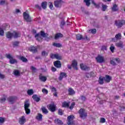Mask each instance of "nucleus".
I'll list each match as a JSON object with an SVG mask.
<instances>
[{"label": "nucleus", "instance_id": "1", "mask_svg": "<svg viewBox=\"0 0 125 125\" xmlns=\"http://www.w3.org/2000/svg\"><path fill=\"white\" fill-rule=\"evenodd\" d=\"M48 36V35L47 34H45L44 32L41 31L40 34H38L35 35V38L36 40H37V41H39V42H41V41L42 40V37L43 38H46V37H47Z\"/></svg>", "mask_w": 125, "mask_h": 125}, {"label": "nucleus", "instance_id": "2", "mask_svg": "<svg viewBox=\"0 0 125 125\" xmlns=\"http://www.w3.org/2000/svg\"><path fill=\"white\" fill-rule=\"evenodd\" d=\"M6 57L7 59H9V62L10 64H15L18 62L17 60L13 58V57L10 54H6Z\"/></svg>", "mask_w": 125, "mask_h": 125}, {"label": "nucleus", "instance_id": "3", "mask_svg": "<svg viewBox=\"0 0 125 125\" xmlns=\"http://www.w3.org/2000/svg\"><path fill=\"white\" fill-rule=\"evenodd\" d=\"M29 107H30V103L29 100H26L24 102V110L26 115H29L31 113V110L29 109Z\"/></svg>", "mask_w": 125, "mask_h": 125}, {"label": "nucleus", "instance_id": "4", "mask_svg": "<svg viewBox=\"0 0 125 125\" xmlns=\"http://www.w3.org/2000/svg\"><path fill=\"white\" fill-rule=\"evenodd\" d=\"M79 113L80 114V117L81 118V119H85L87 116L86 112H85V110L83 108L79 110Z\"/></svg>", "mask_w": 125, "mask_h": 125}, {"label": "nucleus", "instance_id": "5", "mask_svg": "<svg viewBox=\"0 0 125 125\" xmlns=\"http://www.w3.org/2000/svg\"><path fill=\"white\" fill-rule=\"evenodd\" d=\"M74 119H75V117L74 115H70L67 117V125H71L74 124Z\"/></svg>", "mask_w": 125, "mask_h": 125}, {"label": "nucleus", "instance_id": "6", "mask_svg": "<svg viewBox=\"0 0 125 125\" xmlns=\"http://www.w3.org/2000/svg\"><path fill=\"white\" fill-rule=\"evenodd\" d=\"M23 19H24L26 22H31V18H30V15L27 12H23Z\"/></svg>", "mask_w": 125, "mask_h": 125}, {"label": "nucleus", "instance_id": "7", "mask_svg": "<svg viewBox=\"0 0 125 125\" xmlns=\"http://www.w3.org/2000/svg\"><path fill=\"white\" fill-rule=\"evenodd\" d=\"M96 60L98 63H104L105 62V60L104 59V57L99 55L96 58Z\"/></svg>", "mask_w": 125, "mask_h": 125}, {"label": "nucleus", "instance_id": "8", "mask_svg": "<svg viewBox=\"0 0 125 125\" xmlns=\"http://www.w3.org/2000/svg\"><path fill=\"white\" fill-rule=\"evenodd\" d=\"M17 98L16 96H10L7 98V100L10 103V104H14V102L16 101Z\"/></svg>", "mask_w": 125, "mask_h": 125}, {"label": "nucleus", "instance_id": "9", "mask_svg": "<svg viewBox=\"0 0 125 125\" xmlns=\"http://www.w3.org/2000/svg\"><path fill=\"white\" fill-rule=\"evenodd\" d=\"M90 0L92 2V3H93V4H94V6H96V7H99V5H98V4H96V3H95V2L94 1V0H84V2H85L86 5L87 6H89L90 4Z\"/></svg>", "mask_w": 125, "mask_h": 125}, {"label": "nucleus", "instance_id": "10", "mask_svg": "<svg viewBox=\"0 0 125 125\" xmlns=\"http://www.w3.org/2000/svg\"><path fill=\"white\" fill-rule=\"evenodd\" d=\"M115 25L118 27H122L125 24V21H116L115 22Z\"/></svg>", "mask_w": 125, "mask_h": 125}, {"label": "nucleus", "instance_id": "11", "mask_svg": "<svg viewBox=\"0 0 125 125\" xmlns=\"http://www.w3.org/2000/svg\"><path fill=\"white\" fill-rule=\"evenodd\" d=\"M80 68L83 71H89V70L90 69L89 67L83 63H81L80 64Z\"/></svg>", "mask_w": 125, "mask_h": 125}, {"label": "nucleus", "instance_id": "12", "mask_svg": "<svg viewBox=\"0 0 125 125\" xmlns=\"http://www.w3.org/2000/svg\"><path fill=\"white\" fill-rule=\"evenodd\" d=\"M50 57L52 59H54V58L58 60H61V59H62V57L58 54H51Z\"/></svg>", "mask_w": 125, "mask_h": 125}, {"label": "nucleus", "instance_id": "13", "mask_svg": "<svg viewBox=\"0 0 125 125\" xmlns=\"http://www.w3.org/2000/svg\"><path fill=\"white\" fill-rule=\"evenodd\" d=\"M25 122L26 118H25V116H23L19 118V124H20V125H23L25 124Z\"/></svg>", "mask_w": 125, "mask_h": 125}, {"label": "nucleus", "instance_id": "14", "mask_svg": "<svg viewBox=\"0 0 125 125\" xmlns=\"http://www.w3.org/2000/svg\"><path fill=\"white\" fill-rule=\"evenodd\" d=\"M115 45L117 47H118L119 48H124V46H125L123 41H120L116 43Z\"/></svg>", "mask_w": 125, "mask_h": 125}, {"label": "nucleus", "instance_id": "15", "mask_svg": "<svg viewBox=\"0 0 125 125\" xmlns=\"http://www.w3.org/2000/svg\"><path fill=\"white\" fill-rule=\"evenodd\" d=\"M47 107L48 108L49 110L51 111V112H55L56 110V106L54 104H51L50 105H48L47 106Z\"/></svg>", "mask_w": 125, "mask_h": 125}, {"label": "nucleus", "instance_id": "16", "mask_svg": "<svg viewBox=\"0 0 125 125\" xmlns=\"http://www.w3.org/2000/svg\"><path fill=\"white\" fill-rule=\"evenodd\" d=\"M115 61H116V62H117V63H119V62H120V59H112V60H111L110 61V64H111V65H113V66H115L116 65V62H115Z\"/></svg>", "mask_w": 125, "mask_h": 125}, {"label": "nucleus", "instance_id": "17", "mask_svg": "<svg viewBox=\"0 0 125 125\" xmlns=\"http://www.w3.org/2000/svg\"><path fill=\"white\" fill-rule=\"evenodd\" d=\"M71 66L75 70H78V62L76 60H73L71 63Z\"/></svg>", "mask_w": 125, "mask_h": 125}, {"label": "nucleus", "instance_id": "18", "mask_svg": "<svg viewBox=\"0 0 125 125\" xmlns=\"http://www.w3.org/2000/svg\"><path fill=\"white\" fill-rule=\"evenodd\" d=\"M18 58L20 60H21L24 63H27L28 62V59L24 56H19Z\"/></svg>", "mask_w": 125, "mask_h": 125}, {"label": "nucleus", "instance_id": "19", "mask_svg": "<svg viewBox=\"0 0 125 125\" xmlns=\"http://www.w3.org/2000/svg\"><path fill=\"white\" fill-rule=\"evenodd\" d=\"M62 4V1L60 0L59 1H55L54 3V5L56 7H61Z\"/></svg>", "mask_w": 125, "mask_h": 125}, {"label": "nucleus", "instance_id": "20", "mask_svg": "<svg viewBox=\"0 0 125 125\" xmlns=\"http://www.w3.org/2000/svg\"><path fill=\"white\" fill-rule=\"evenodd\" d=\"M104 81H105L106 83H110L111 80H112V77L109 75H105V77H104Z\"/></svg>", "mask_w": 125, "mask_h": 125}, {"label": "nucleus", "instance_id": "21", "mask_svg": "<svg viewBox=\"0 0 125 125\" xmlns=\"http://www.w3.org/2000/svg\"><path fill=\"white\" fill-rule=\"evenodd\" d=\"M77 40H88L87 36H85V37H83V36L81 34H78L76 35Z\"/></svg>", "mask_w": 125, "mask_h": 125}, {"label": "nucleus", "instance_id": "22", "mask_svg": "<svg viewBox=\"0 0 125 125\" xmlns=\"http://www.w3.org/2000/svg\"><path fill=\"white\" fill-rule=\"evenodd\" d=\"M67 77V74L64 72H61L60 74V77H59V80L61 81L63 78H66Z\"/></svg>", "mask_w": 125, "mask_h": 125}, {"label": "nucleus", "instance_id": "23", "mask_svg": "<svg viewBox=\"0 0 125 125\" xmlns=\"http://www.w3.org/2000/svg\"><path fill=\"white\" fill-rule=\"evenodd\" d=\"M54 65L56 68H61V62L59 61L55 62H54Z\"/></svg>", "mask_w": 125, "mask_h": 125}, {"label": "nucleus", "instance_id": "24", "mask_svg": "<svg viewBox=\"0 0 125 125\" xmlns=\"http://www.w3.org/2000/svg\"><path fill=\"white\" fill-rule=\"evenodd\" d=\"M6 37L7 39H12V37H13V33L9 31L6 33Z\"/></svg>", "mask_w": 125, "mask_h": 125}, {"label": "nucleus", "instance_id": "25", "mask_svg": "<svg viewBox=\"0 0 125 125\" xmlns=\"http://www.w3.org/2000/svg\"><path fill=\"white\" fill-rule=\"evenodd\" d=\"M39 79L41 82H46V80H47V78L46 76H43L42 75L39 76Z\"/></svg>", "mask_w": 125, "mask_h": 125}, {"label": "nucleus", "instance_id": "26", "mask_svg": "<svg viewBox=\"0 0 125 125\" xmlns=\"http://www.w3.org/2000/svg\"><path fill=\"white\" fill-rule=\"evenodd\" d=\"M112 11H119V7H118V5L114 4L112 8Z\"/></svg>", "mask_w": 125, "mask_h": 125}, {"label": "nucleus", "instance_id": "27", "mask_svg": "<svg viewBox=\"0 0 125 125\" xmlns=\"http://www.w3.org/2000/svg\"><path fill=\"white\" fill-rule=\"evenodd\" d=\"M32 98L34 99V101H36V102H39V101L41 100V99H40L37 95H33Z\"/></svg>", "mask_w": 125, "mask_h": 125}, {"label": "nucleus", "instance_id": "28", "mask_svg": "<svg viewBox=\"0 0 125 125\" xmlns=\"http://www.w3.org/2000/svg\"><path fill=\"white\" fill-rule=\"evenodd\" d=\"M63 37V35L61 33L56 34L55 36V40H58V39H60V38H62Z\"/></svg>", "mask_w": 125, "mask_h": 125}, {"label": "nucleus", "instance_id": "29", "mask_svg": "<svg viewBox=\"0 0 125 125\" xmlns=\"http://www.w3.org/2000/svg\"><path fill=\"white\" fill-rule=\"evenodd\" d=\"M62 107H69L70 106V102H64L62 103Z\"/></svg>", "mask_w": 125, "mask_h": 125}, {"label": "nucleus", "instance_id": "30", "mask_svg": "<svg viewBox=\"0 0 125 125\" xmlns=\"http://www.w3.org/2000/svg\"><path fill=\"white\" fill-rule=\"evenodd\" d=\"M13 37H14V38H15V39L20 37V34L17 32L14 31L13 33Z\"/></svg>", "mask_w": 125, "mask_h": 125}, {"label": "nucleus", "instance_id": "31", "mask_svg": "<svg viewBox=\"0 0 125 125\" xmlns=\"http://www.w3.org/2000/svg\"><path fill=\"white\" fill-rule=\"evenodd\" d=\"M55 124H57L58 125H63V122H62L61 120L58 119H56L55 120Z\"/></svg>", "mask_w": 125, "mask_h": 125}, {"label": "nucleus", "instance_id": "32", "mask_svg": "<svg viewBox=\"0 0 125 125\" xmlns=\"http://www.w3.org/2000/svg\"><path fill=\"white\" fill-rule=\"evenodd\" d=\"M3 98L0 99V103H3V102H5V100H6L7 96L5 95H3Z\"/></svg>", "mask_w": 125, "mask_h": 125}, {"label": "nucleus", "instance_id": "33", "mask_svg": "<svg viewBox=\"0 0 125 125\" xmlns=\"http://www.w3.org/2000/svg\"><path fill=\"white\" fill-rule=\"evenodd\" d=\"M36 119L38 121H42V115L41 113H39L38 115L36 117Z\"/></svg>", "mask_w": 125, "mask_h": 125}, {"label": "nucleus", "instance_id": "34", "mask_svg": "<svg viewBox=\"0 0 125 125\" xmlns=\"http://www.w3.org/2000/svg\"><path fill=\"white\" fill-rule=\"evenodd\" d=\"M104 77H100L99 79V83L100 84H103L104 83Z\"/></svg>", "mask_w": 125, "mask_h": 125}, {"label": "nucleus", "instance_id": "35", "mask_svg": "<svg viewBox=\"0 0 125 125\" xmlns=\"http://www.w3.org/2000/svg\"><path fill=\"white\" fill-rule=\"evenodd\" d=\"M68 93H69V94H70V95H73L75 94V93H76L75 92V91H74V90H73V89L69 88L68 89Z\"/></svg>", "mask_w": 125, "mask_h": 125}, {"label": "nucleus", "instance_id": "36", "mask_svg": "<svg viewBox=\"0 0 125 125\" xmlns=\"http://www.w3.org/2000/svg\"><path fill=\"white\" fill-rule=\"evenodd\" d=\"M46 6H47V2H43L42 3V7L43 9H45L46 8Z\"/></svg>", "mask_w": 125, "mask_h": 125}, {"label": "nucleus", "instance_id": "37", "mask_svg": "<svg viewBox=\"0 0 125 125\" xmlns=\"http://www.w3.org/2000/svg\"><path fill=\"white\" fill-rule=\"evenodd\" d=\"M115 38L116 40H121L122 39V34L121 33H118L116 35Z\"/></svg>", "mask_w": 125, "mask_h": 125}, {"label": "nucleus", "instance_id": "38", "mask_svg": "<svg viewBox=\"0 0 125 125\" xmlns=\"http://www.w3.org/2000/svg\"><path fill=\"white\" fill-rule=\"evenodd\" d=\"M42 110L43 114H47V113H48V111H47V109H46V108H45V107L43 106L42 107Z\"/></svg>", "mask_w": 125, "mask_h": 125}, {"label": "nucleus", "instance_id": "39", "mask_svg": "<svg viewBox=\"0 0 125 125\" xmlns=\"http://www.w3.org/2000/svg\"><path fill=\"white\" fill-rule=\"evenodd\" d=\"M20 43V42H19V41H15L14 42H13V46H14V47L15 46H18Z\"/></svg>", "mask_w": 125, "mask_h": 125}, {"label": "nucleus", "instance_id": "40", "mask_svg": "<svg viewBox=\"0 0 125 125\" xmlns=\"http://www.w3.org/2000/svg\"><path fill=\"white\" fill-rule=\"evenodd\" d=\"M50 89L52 91V92H55L57 91V90H56V88L54 87L53 86H50Z\"/></svg>", "mask_w": 125, "mask_h": 125}, {"label": "nucleus", "instance_id": "41", "mask_svg": "<svg viewBox=\"0 0 125 125\" xmlns=\"http://www.w3.org/2000/svg\"><path fill=\"white\" fill-rule=\"evenodd\" d=\"M88 33H91L92 34H95L96 33V29H90L88 30Z\"/></svg>", "mask_w": 125, "mask_h": 125}, {"label": "nucleus", "instance_id": "42", "mask_svg": "<svg viewBox=\"0 0 125 125\" xmlns=\"http://www.w3.org/2000/svg\"><path fill=\"white\" fill-rule=\"evenodd\" d=\"M15 76H20V72L19 70H16L14 72Z\"/></svg>", "mask_w": 125, "mask_h": 125}, {"label": "nucleus", "instance_id": "43", "mask_svg": "<svg viewBox=\"0 0 125 125\" xmlns=\"http://www.w3.org/2000/svg\"><path fill=\"white\" fill-rule=\"evenodd\" d=\"M4 31L3 30V29H2V28H0V36L2 37L4 36Z\"/></svg>", "mask_w": 125, "mask_h": 125}, {"label": "nucleus", "instance_id": "44", "mask_svg": "<svg viewBox=\"0 0 125 125\" xmlns=\"http://www.w3.org/2000/svg\"><path fill=\"white\" fill-rule=\"evenodd\" d=\"M102 6L103 11H105L106 10V9H107V7H108V6H107V5H104V4H102Z\"/></svg>", "mask_w": 125, "mask_h": 125}, {"label": "nucleus", "instance_id": "45", "mask_svg": "<svg viewBox=\"0 0 125 125\" xmlns=\"http://www.w3.org/2000/svg\"><path fill=\"white\" fill-rule=\"evenodd\" d=\"M53 45H54V46H56V47H61V45L59 43H54L53 44Z\"/></svg>", "mask_w": 125, "mask_h": 125}, {"label": "nucleus", "instance_id": "46", "mask_svg": "<svg viewBox=\"0 0 125 125\" xmlns=\"http://www.w3.org/2000/svg\"><path fill=\"white\" fill-rule=\"evenodd\" d=\"M5 121V119L3 117H0V124H3Z\"/></svg>", "mask_w": 125, "mask_h": 125}, {"label": "nucleus", "instance_id": "47", "mask_svg": "<svg viewBox=\"0 0 125 125\" xmlns=\"http://www.w3.org/2000/svg\"><path fill=\"white\" fill-rule=\"evenodd\" d=\"M48 5H49V8H50V9H53V4H52V3L51 2H49L48 3Z\"/></svg>", "mask_w": 125, "mask_h": 125}, {"label": "nucleus", "instance_id": "48", "mask_svg": "<svg viewBox=\"0 0 125 125\" xmlns=\"http://www.w3.org/2000/svg\"><path fill=\"white\" fill-rule=\"evenodd\" d=\"M32 52H33V53H35V52H37V51H38V50L37 49V48L36 47H32Z\"/></svg>", "mask_w": 125, "mask_h": 125}, {"label": "nucleus", "instance_id": "49", "mask_svg": "<svg viewBox=\"0 0 125 125\" xmlns=\"http://www.w3.org/2000/svg\"><path fill=\"white\" fill-rule=\"evenodd\" d=\"M110 50L113 53L114 52V50H115V46L112 44L110 47Z\"/></svg>", "mask_w": 125, "mask_h": 125}, {"label": "nucleus", "instance_id": "50", "mask_svg": "<svg viewBox=\"0 0 125 125\" xmlns=\"http://www.w3.org/2000/svg\"><path fill=\"white\" fill-rule=\"evenodd\" d=\"M42 92H43V93H44V94H47V93H48V91L46 89L44 88L42 89Z\"/></svg>", "mask_w": 125, "mask_h": 125}, {"label": "nucleus", "instance_id": "51", "mask_svg": "<svg viewBox=\"0 0 125 125\" xmlns=\"http://www.w3.org/2000/svg\"><path fill=\"white\" fill-rule=\"evenodd\" d=\"M48 54V53L46 52L45 51H43L42 53V55L43 56H47V55Z\"/></svg>", "mask_w": 125, "mask_h": 125}, {"label": "nucleus", "instance_id": "52", "mask_svg": "<svg viewBox=\"0 0 125 125\" xmlns=\"http://www.w3.org/2000/svg\"><path fill=\"white\" fill-rule=\"evenodd\" d=\"M58 113H59V115L62 116L63 115V111H62V110L61 109H59Z\"/></svg>", "mask_w": 125, "mask_h": 125}, {"label": "nucleus", "instance_id": "53", "mask_svg": "<svg viewBox=\"0 0 125 125\" xmlns=\"http://www.w3.org/2000/svg\"><path fill=\"white\" fill-rule=\"evenodd\" d=\"M74 106H75V103H72L70 106L69 107V109H70V110H72V109L74 108Z\"/></svg>", "mask_w": 125, "mask_h": 125}, {"label": "nucleus", "instance_id": "54", "mask_svg": "<svg viewBox=\"0 0 125 125\" xmlns=\"http://www.w3.org/2000/svg\"><path fill=\"white\" fill-rule=\"evenodd\" d=\"M27 94H28V95H32V89L27 91Z\"/></svg>", "mask_w": 125, "mask_h": 125}, {"label": "nucleus", "instance_id": "55", "mask_svg": "<svg viewBox=\"0 0 125 125\" xmlns=\"http://www.w3.org/2000/svg\"><path fill=\"white\" fill-rule=\"evenodd\" d=\"M5 76L0 72V79H4Z\"/></svg>", "mask_w": 125, "mask_h": 125}, {"label": "nucleus", "instance_id": "56", "mask_svg": "<svg viewBox=\"0 0 125 125\" xmlns=\"http://www.w3.org/2000/svg\"><path fill=\"white\" fill-rule=\"evenodd\" d=\"M58 92H57V91H56V92H54L53 93V95L54 96H55V97H58Z\"/></svg>", "mask_w": 125, "mask_h": 125}, {"label": "nucleus", "instance_id": "57", "mask_svg": "<svg viewBox=\"0 0 125 125\" xmlns=\"http://www.w3.org/2000/svg\"><path fill=\"white\" fill-rule=\"evenodd\" d=\"M105 120L104 118H101L100 123H105Z\"/></svg>", "mask_w": 125, "mask_h": 125}, {"label": "nucleus", "instance_id": "58", "mask_svg": "<svg viewBox=\"0 0 125 125\" xmlns=\"http://www.w3.org/2000/svg\"><path fill=\"white\" fill-rule=\"evenodd\" d=\"M4 3H5V0H2L0 1V5H3V4H4Z\"/></svg>", "mask_w": 125, "mask_h": 125}, {"label": "nucleus", "instance_id": "59", "mask_svg": "<svg viewBox=\"0 0 125 125\" xmlns=\"http://www.w3.org/2000/svg\"><path fill=\"white\" fill-rule=\"evenodd\" d=\"M32 73H34V72H37V69L34 67H32Z\"/></svg>", "mask_w": 125, "mask_h": 125}, {"label": "nucleus", "instance_id": "60", "mask_svg": "<svg viewBox=\"0 0 125 125\" xmlns=\"http://www.w3.org/2000/svg\"><path fill=\"white\" fill-rule=\"evenodd\" d=\"M102 50H107V47L106 46H103L102 47Z\"/></svg>", "mask_w": 125, "mask_h": 125}, {"label": "nucleus", "instance_id": "61", "mask_svg": "<svg viewBox=\"0 0 125 125\" xmlns=\"http://www.w3.org/2000/svg\"><path fill=\"white\" fill-rule=\"evenodd\" d=\"M85 97L84 96H81V100L82 101H85Z\"/></svg>", "mask_w": 125, "mask_h": 125}, {"label": "nucleus", "instance_id": "62", "mask_svg": "<svg viewBox=\"0 0 125 125\" xmlns=\"http://www.w3.org/2000/svg\"><path fill=\"white\" fill-rule=\"evenodd\" d=\"M65 21H62L61 23V26H64V25H65Z\"/></svg>", "mask_w": 125, "mask_h": 125}, {"label": "nucleus", "instance_id": "63", "mask_svg": "<svg viewBox=\"0 0 125 125\" xmlns=\"http://www.w3.org/2000/svg\"><path fill=\"white\" fill-rule=\"evenodd\" d=\"M52 72H56V68L55 67H52Z\"/></svg>", "mask_w": 125, "mask_h": 125}, {"label": "nucleus", "instance_id": "64", "mask_svg": "<svg viewBox=\"0 0 125 125\" xmlns=\"http://www.w3.org/2000/svg\"><path fill=\"white\" fill-rule=\"evenodd\" d=\"M112 42H117V39L112 38Z\"/></svg>", "mask_w": 125, "mask_h": 125}]
</instances>
